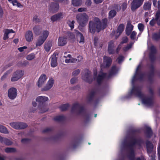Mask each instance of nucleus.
Instances as JSON below:
<instances>
[{"instance_id": "obj_19", "label": "nucleus", "mask_w": 160, "mask_h": 160, "mask_svg": "<svg viewBox=\"0 0 160 160\" xmlns=\"http://www.w3.org/2000/svg\"><path fill=\"white\" fill-rule=\"evenodd\" d=\"M82 78L84 80L89 82H90L92 81V80L91 79L90 72L88 71H87V73L83 74Z\"/></svg>"}, {"instance_id": "obj_2", "label": "nucleus", "mask_w": 160, "mask_h": 160, "mask_svg": "<svg viewBox=\"0 0 160 160\" xmlns=\"http://www.w3.org/2000/svg\"><path fill=\"white\" fill-rule=\"evenodd\" d=\"M129 93L130 95H134L138 97L142 100V103L146 106H149L152 103V101L151 99L145 97L142 93L140 87H133Z\"/></svg>"}, {"instance_id": "obj_4", "label": "nucleus", "mask_w": 160, "mask_h": 160, "mask_svg": "<svg viewBox=\"0 0 160 160\" xmlns=\"http://www.w3.org/2000/svg\"><path fill=\"white\" fill-rule=\"evenodd\" d=\"M77 22L79 25L82 27L85 26L88 22L89 17L85 13L78 14L76 16Z\"/></svg>"}, {"instance_id": "obj_3", "label": "nucleus", "mask_w": 160, "mask_h": 160, "mask_svg": "<svg viewBox=\"0 0 160 160\" xmlns=\"http://www.w3.org/2000/svg\"><path fill=\"white\" fill-rule=\"evenodd\" d=\"M48 100V98L45 96H39L36 98V101L39 104L38 109L40 113H43L48 110L47 106L45 103Z\"/></svg>"}, {"instance_id": "obj_45", "label": "nucleus", "mask_w": 160, "mask_h": 160, "mask_svg": "<svg viewBox=\"0 0 160 160\" xmlns=\"http://www.w3.org/2000/svg\"><path fill=\"white\" fill-rule=\"evenodd\" d=\"M124 57L122 56H119L117 58V61L118 63H121L124 60Z\"/></svg>"}, {"instance_id": "obj_51", "label": "nucleus", "mask_w": 160, "mask_h": 160, "mask_svg": "<svg viewBox=\"0 0 160 160\" xmlns=\"http://www.w3.org/2000/svg\"><path fill=\"white\" fill-rule=\"evenodd\" d=\"M86 10V9L85 8H79L78 9V11L79 12H82L83 11H85Z\"/></svg>"}, {"instance_id": "obj_56", "label": "nucleus", "mask_w": 160, "mask_h": 160, "mask_svg": "<svg viewBox=\"0 0 160 160\" xmlns=\"http://www.w3.org/2000/svg\"><path fill=\"white\" fill-rule=\"evenodd\" d=\"M62 117L60 116H58L57 117L55 118V120L57 121H60L62 119Z\"/></svg>"}, {"instance_id": "obj_14", "label": "nucleus", "mask_w": 160, "mask_h": 160, "mask_svg": "<svg viewBox=\"0 0 160 160\" xmlns=\"http://www.w3.org/2000/svg\"><path fill=\"white\" fill-rule=\"evenodd\" d=\"M54 83V79L52 78L49 79L45 86L41 89L42 91H46L49 90L53 86Z\"/></svg>"}, {"instance_id": "obj_64", "label": "nucleus", "mask_w": 160, "mask_h": 160, "mask_svg": "<svg viewBox=\"0 0 160 160\" xmlns=\"http://www.w3.org/2000/svg\"><path fill=\"white\" fill-rule=\"evenodd\" d=\"M18 49L21 52H22L23 51V49L22 47L18 48Z\"/></svg>"}, {"instance_id": "obj_34", "label": "nucleus", "mask_w": 160, "mask_h": 160, "mask_svg": "<svg viewBox=\"0 0 160 160\" xmlns=\"http://www.w3.org/2000/svg\"><path fill=\"white\" fill-rule=\"evenodd\" d=\"M116 13V12L115 11L113 10H111L109 12V18H113L115 16Z\"/></svg>"}, {"instance_id": "obj_36", "label": "nucleus", "mask_w": 160, "mask_h": 160, "mask_svg": "<svg viewBox=\"0 0 160 160\" xmlns=\"http://www.w3.org/2000/svg\"><path fill=\"white\" fill-rule=\"evenodd\" d=\"M75 21L73 20L69 21L68 22V24L71 29H72L74 28V23Z\"/></svg>"}, {"instance_id": "obj_48", "label": "nucleus", "mask_w": 160, "mask_h": 160, "mask_svg": "<svg viewBox=\"0 0 160 160\" xmlns=\"http://www.w3.org/2000/svg\"><path fill=\"white\" fill-rule=\"evenodd\" d=\"M80 72V71L79 69L76 70L72 72V75L74 76H76L78 75Z\"/></svg>"}, {"instance_id": "obj_33", "label": "nucleus", "mask_w": 160, "mask_h": 160, "mask_svg": "<svg viewBox=\"0 0 160 160\" xmlns=\"http://www.w3.org/2000/svg\"><path fill=\"white\" fill-rule=\"evenodd\" d=\"M51 44L49 42L46 43L44 46V48L47 51H48L50 49Z\"/></svg>"}, {"instance_id": "obj_30", "label": "nucleus", "mask_w": 160, "mask_h": 160, "mask_svg": "<svg viewBox=\"0 0 160 160\" xmlns=\"http://www.w3.org/2000/svg\"><path fill=\"white\" fill-rule=\"evenodd\" d=\"M151 2L150 1L145 3L143 8L145 9H149L151 7Z\"/></svg>"}, {"instance_id": "obj_52", "label": "nucleus", "mask_w": 160, "mask_h": 160, "mask_svg": "<svg viewBox=\"0 0 160 160\" xmlns=\"http://www.w3.org/2000/svg\"><path fill=\"white\" fill-rule=\"evenodd\" d=\"M150 49L152 52H154L156 51L155 48L153 46H151Z\"/></svg>"}, {"instance_id": "obj_31", "label": "nucleus", "mask_w": 160, "mask_h": 160, "mask_svg": "<svg viewBox=\"0 0 160 160\" xmlns=\"http://www.w3.org/2000/svg\"><path fill=\"white\" fill-rule=\"evenodd\" d=\"M72 3L74 6H77L81 4V2L79 0H72Z\"/></svg>"}, {"instance_id": "obj_21", "label": "nucleus", "mask_w": 160, "mask_h": 160, "mask_svg": "<svg viewBox=\"0 0 160 160\" xmlns=\"http://www.w3.org/2000/svg\"><path fill=\"white\" fill-rule=\"evenodd\" d=\"M8 0L10 3H12L13 6H16L19 8H22L23 7V5L17 0Z\"/></svg>"}, {"instance_id": "obj_15", "label": "nucleus", "mask_w": 160, "mask_h": 160, "mask_svg": "<svg viewBox=\"0 0 160 160\" xmlns=\"http://www.w3.org/2000/svg\"><path fill=\"white\" fill-rule=\"evenodd\" d=\"M158 25H160V11L159 10L155 15V18H153L150 22V24L151 26H153L156 22Z\"/></svg>"}, {"instance_id": "obj_25", "label": "nucleus", "mask_w": 160, "mask_h": 160, "mask_svg": "<svg viewBox=\"0 0 160 160\" xmlns=\"http://www.w3.org/2000/svg\"><path fill=\"white\" fill-rule=\"evenodd\" d=\"M118 70L119 69L117 68L115 66H113L112 68L111 71L108 78H109L112 75L116 74Z\"/></svg>"}, {"instance_id": "obj_40", "label": "nucleus", "mask_w": 160, "mask_h": 160, "mask_svg": "<svg viewBox=\"0 0 160 160\" xmlns=\"http://www.w3.org/2000/svg\"><path fill=\"white\" fill-rule=\"evenodd\" d=\"M69 107L68 104H65L61 106L60 107V109L61 110L64 111L67 109Z\"/></svg>"}, {"instance_id": "obj_5", "label": "nucleus", "mask_w": 160, "mask_h": 160, "mask_svg": "<svg viewBox=\"0 0 160 160\" xmlns=\"http://www.w3.org/2000/svg\"><path fill=\"white\" fill-rule=\"evenodd\" d=\"M24 74V71L21 70H18L14 72L11 78L12 82H16L21 78Z\"/></svg>"}, {"instance_id": "obj_29", "label": "nucleus", "mask_w": 160, "mask_h": 160, "mask_svg": "<svg viewBox=\"0 0 160 160\" xmlns=\"http://www.w3.org/2000/svg\"><path fill=\"white\" fill-rule=\"evenodd\" d=\"M35 58V55L34 53H31L26 57V59L29 61H31Z\"/></svg>"}, {"instance_id": "obj_49", "label": "nucleus", "mask_w": 160, "mask_h": 160, "mask_svg": "<svg viewBox=\"0 0 160 160\" xmlns=\"http://www.w3.org/2000/svg\"><path fill=\"white\" fill-rule=\"evenodd\" d=\"M127 4L126 3L124 2L122 5V8L123 10H124L127 8Z\"/></svg>"}, {"instance_id": "obj_11", "label": "nucleus", "mask_w": 160, "mask_h": 160, "mask_svg": "<svg viewBox=\"0 0 160 160\" xmlns=\"http://www.w3.org/2000/svg\"><path fill=\"white\" fill-rule=\"evenodd\" d=\"M144 0H133L131 3V10L134 11L139 7L142 4Z\"/></svg>"}, {"instance_id": "obj_6", "label": "nucleus", "mask_w": 160, "mask_h": 160, "mask_svg": "<svg viewBox=\"0 0 160 160\" xmlns=\"http://www.w3.org/2000/svg\"><path fill=\"white\" fill-rule=\"evenodd\" d=\"M3 38L4 40L12 39L15 35V32L12 29H5L4 30Z\"/></svg>"}, {"instance_id": "obj_20", "label": "nucleus", "mask_w": 160, "mask_h": 160, "mask_svg": "<svg viewBox=\"0 0 160 160\" xmlns=\"http://www.w3.org/2000/svg\"><path fill=\"white\" fill-rule=\"evenodd\" d=\"M147 152L149 155L150 156L152 154V155L153 154L154 156V152L152 151L153 145L150 142H147Z\"/></svg>"}, {"instance_id": "obj_57", "label": "nucleus", "mask_w": 160, "mask_h": 160, "mask_svg": "<svg viewBox=\"0 0 160 160\" xmlns=\"http://www.w3.org/2000/svg\"><path fill=\"white\" fill-rule=\"evenodd\" d=\"M158 158L159 160H160V144H159L158 149Z\"/></svg>"}, {"instance_id": "obj_27", "label": "nucleus", "mask_w": 160, "mask_h": 160, "mask_svg": "<svg viewBox=\"0 0 160 160\" xmlns=\"http://www.w3.org/2000/svg\"><path fill=\"white\" fill-rule=\"evenodd\" d=\"M3 139L1 141L2 142H3L8 145H10L12 143V142L9 140L3 138Z\"/></svg>"}, {"instance_id": "obj_39", "label": "nucleus", "mask_w": 160, "mask_h": 160, "mask_svg": "<svg viewBox=\"0 0 160 160\" xmlns=\"http://www.w3.org/2000/svg\"><path fill=\"white\" fill-rule=\"evenodd\" d=\"M67 43L66 41H58V44L59 46H63L65 45Z\"/></svg>"}, {"instance_id": "obj_35", "label": "nucleus", "mask_w": 160, "mask_h": 160, "mask_svg": "<svg viewBox=\"0 0 160 160\" xmlns=\"http://www.w3.org/2000/svg\"><path fill=\"white\" fill-rule=\"evenodd\" d=\"M114 47L112 45L109 44L108 45V51L110 54H112L113 52Z\"/></svg>"}, {"instance_id": "obj_18", "label": "nucleus", "mask_w": 160, "mask_h": 160, "mask_svg": "<svg viewBox=\"0 0 160 160\" xmlns=\"http://www.w3.org/2000/svg\"><path fill=\"white\" fill-rule=\"evenodd\" d=\"M67 53H64V57L66 58L65 60V62L66 63H68L70 62H76L77 61V59L75 58H72L71 55L70 54H68L67 56H65V54H66Z\"/></svg>"}, {"instance_id": "obj_55", "label": "nucleus", "mask_w": 160, "mask_h": 160, "mask_svg": "<svg viewBox=\"0 0 160 160\" xmlns=\"http://www.w3.org/2000/svg\"><path fill=\"white\" fill-rule=\"evenodd\" d=\"M91 4V2L90 0H87L86 2V4L87 6H89Z\"/></svg>"}, {"instance_id": "obj_32", "label": "nucleus", "mask_w": 160, "mask_h": 160, "mask_svg": "<svg viewBox=\"0 0 160 160\" xmlns=\"http://www.w3.org/2000/svg\"><path fill=\"white\" fill-rule=\"evenodd\" d=\"M144 25L142 23H139L138 25V28L141 32L138 35V36H140L141 34V33L143 31L144 29Z\"/></svg>"}, {"instance_id": "obj_16", "label": "nucleus", "mask_w": 160, "mask_h": 160, "mask_svg": "<svg viewBox=\"0 0 160 160\" xmlns=\"http://www.w3.org/2000/svg\"><path fill=\"white\" fill-rule=\"evenodd\" d=\"M103 59V64L101 65V68H102L109 66L112 62V59L109 57L105 56L104 57Z\"/></svg>"}, {"instance_id": "obj_17", "label": "nucleus", "mask_w": 160, "mask_h": 160, "mask_svg": "<svg viewBox=\"0 0 160 160\" xmlns=\"http://www.w3.org/2000/svg\"><path fill=\"white\" fill-rule=\"evenodd\" d=\"M51 62L50 64L52 67H56L58 64L57 58L56 54H53L50 58Z\"/></svg>"}, {"instance_id": "obj_10", "label": "nucleus", "mask_w": 160, "mask_h": 160, "mask_svg": "<svg viewBox=\"0 0 160 160\" xmlns=\"http://www.w3.org/2000/svg\"><path fill=\"white\" fill-rule=\"evenodd\" d=\"M106 77V74H104L102 71H101L98 76H97V70L94 71V79L96 80L98 83H100L102 80Z\"/></svg>"}, {"instance_id": "obj_28", "label": "nucleus", "mask_w": 160, "mask_h": 160, "mask_svg": "<svg viewBox=\"0 0 160 160\" xmlns=\"http://www.w3.org/2000/svg\"><path fill=\"white\" fill-rule=\"evenodd\" d=\"M0 132L4 133H9L7 128L2 125H1L0 126Z\"/></svg>"}, {"instance_id": "obj_41", "label": "nucleus", "mask_w": 160, "mask_h": 160, "mask_svg": "<svg viewBox=\"0 0 160 160\" xmlns=\"http://www.w3.org/2000/svg\"><path fill=\"white\" fill-rule=\"evenodd\" d=\"M152 37L154 38L158 39L160 38V30L158 33H154L153 34Z\"/></svg>"}, {"instance_id": "obj_1", "label": "nucleus", "mask_w": 160, "mask_h": 160, "mask_svg": "<svg viewBox=\"0 0 160 160\" xmlns=\"http://www.w3.org/2000/svg\"><path fill=\"white\" fill-rule=\"evenodd\" d=\"M107 20L104 19L101 22L98 18H95L93 21H90L89 22V31L92 33L95 32L96 28L97 32H99L101 30L104 29L107 25Z\"/></svg>"}, {"instance_id": "obj_63", "label": "nucleus", "mask_w": 160, "mask_h": 160, "mask_svg": "<svg viewBox=\"0 0 160 160\" xmlns=\"http://www.w3.org/2000/svg\"><path fill=\"white\" fill-rule=\"evenodd\" d=\"M153 3L154 6H155L157 4V1L156 0H153Z\"/></svg>"}, {"instance_id": "obj_54", "label": "nucleus", "mask_w": 160, "mask_h": 160, "mask_svg": "<svg viewBox=\"0 0 160 160\" xmlns=\"http://www.w3.org/2000/svg\"><path fill=\"white\" fill-rule=\"evenodd\" d=\"M76 81V79L75 78H72L70 80V82L71 84L74 83Z\"/></svg>"}, {"instance_id": "obj_46", "label": "nucleus", "mask_w": 160, "mask_h": 160, "mask_svg": "<svg viewBox=\"0 0 160 160\" xmlns=\"http://www.w3.org/2000/svg\"><path fill=\"white\" fill-rule=\"evenodd\" d=\"M53 9L55 10H57L59 8V6L58 4L57 3L54 4L52 6Z\"/></svg>"}, {"instance_id": "obj_44", "label": "nucleus", "mask_w": 160, "mask_h": 160, "mask_svg": "<svg viewBox=\"0 0 160 160\" xmlns=\"http://www.w3.org/2000/svg\"><path fill=\"white\" fill-rule=\"evenodd\" d=\"M12 72V70H9L2 77V80L6 78L8 74Z\"/></svg>"}, {"instance_id": "obj_53", "label": "nucleus", "mask_w": 160, "mask_h": 160, "mask_svg": "<svg viewBox=\"0 0 160 160\" xmlns=\"http://www.w3.org/2000/svg\"><path fill=\"white\" fill-rule=\"evenodd\" d=\"M44 42V41H39V42L36 43L37 46H39L42 45Z\"/></svg>"}, {"instance_id": "obj_12", "label": "nucleus", "mask_w": 160, "mask_h": 160, "mask_svg": "<svg viewBox=\"0 0 160 160\" xmlns=\"http://www.w3.org/2000/svg\"><path fill=\"white\" fill-rule=\"evenodd\" d=\"M17 95V90L14 88H12L8 90V96L11 99H15Z\"/></svg>"}, {"instance_id": "obj_50", "label": "nucleus", "mask_w": 160, "mask_h": 160, "mask_svg": "<svg viewBox=\"0 0 160 160\" xmlns=\"http://www.w3.org/2000/svg\"><path fill=\"white\" fill-rule=\"evenodd\" d=\"M75 59L77 60V61L76 62H77L81 61L83 59V58L81 56H78L77 57V58Z\"/></svg>"}, {"instance_id": "obj_7", "label": "nucleus", "mask_w": 160, "mask_h": 160, "mask_svg": "<svg viewBox=\"0 0 160 160\" xmlns=\"http://www.w3.org/2000/svg\"><path fill=\"white\" fill-rule=\"evenodd\" d=\"M124 25L121 24L118 26L116 32L113 31L111 36L113 39H117L124 29Z\"/></svg>"}, {"instance_id": "obj_62", "label": "nucleus", "mask_w": 160, "mask_h": 160, "mask_svg": "<svg viewBox=\"0 0 160 160\" xmlns=\"http://www.w3.org/2000/svg\"><path fill=\"white\" fill-rule=\"evenodd\" d=\"M136 160H145L144 159V158L142 157L141 158H137V159Z\"/></svg>"}, {"instance_id": "obj_58", "label": "nucleus", "mask_w": 160, "mask_h": 160, "mask_svg": "<svg viewBox=\"0 0 160 160\" xmlns=\"http://www.w3.org/2000/svg\"><path fill=\"white\" fill-rule=\"evenodd\" d=\"M131 45H129L127 47H126L124 49V50L125 51H126L128 49H129V48H130L131 47Z\"/></svg>"}, {"instance_id": "obj_24", "label": "nucleus", "mask_w": 160, "mask_h": 160, "mask_svg": "<svg viewBox=\"0 0 160 160\" xmlns=\"http://www.w3.org/2000/svg\"><path fill=\"white\" fill-rule=\"evenodd\" d=\"M26 38L27 40H31L33 39V34L32 31H28L25 34Z\"/></svg>"}, {"instance_id": "obj_9", "label": "nucleus", "mask_w": 160, "mask_h": 160, "mask_svg": "<svg viewBox=\"0 0 160 160\" xmlns=\"http://www.w3.org/2000/svg\"><path fill=\"white\" fill-rule=\"evenodd\" d=\"M10 125L13 128L16 129H23L26 128L27 125L23 122H13L10 123Z\"/></svg>"}, {"instance_id": "obj_8", "label": "nucleus", "mask_w": 160, "mask_h": 160, "mask_svg": "<svg viewBox=\"0 0 160 160\" xmlns=\"http://www.w3.org/2000/svg\"><path fill=\"white\" fill-rule=\"evenodd\" d=\"M68 36L70 39H77L84 40V38L82 34L78 31H76L75 33L69 32Z\"/></svg>"}, {"instance_id": "obj_60", "label": "nucleus", "mask_w": 160, "mask_h": 160, "mask_svg": "<svg viewBox=\"0 0 160 160\" xmlns=\"http://www.w3.org/2000/svg\"><path fill=\"white\" fill-rule=\"evenodd\" d=\"M3 13V11L1 7L0 6V15H2Z\"/></svg>"}, {"instance_id": "obj_61", "label": "nucleus", "mask_w": 160, "mask_h": 160, "mask_svg": "<svg viewBox=\"0 0 160 160\" xmlns=\"http://www.w3.org/2000/svg\"><path fill=\"white\" fill-rule=\"evenodd\" d=\"M32 106L33 107H36V106L37 105V104L34 101V102H32Z\"/></svg>"}, {"instance_id": "obj_26", "label": "nucleus", "mask_w": 160, "mask_h": 160, "mask_svg": "<svg viewBox=\"0 0 160 160\" xmlns=\"http://www.w3.org/2000/svg\"><path fill=\"white\" fill-rule=\"evenodd\" d=\"M48 31H44L41 36V40H45L48 37Z\"/></svg>"}, {"instance_id": "obj_23", "label": "nucleus", "mask_w": 160, "mask_h": 160, "mask_svg": "<svg viewBox=\"0 0 160 160\" xmlns=\"http://www.w3.org/2000/svg\"><path fill=\"white\" fill-rule=\"evenodd\" d=\"M133 26L130 23H128L126 29V34L129 35L133 29Z\"/></svg>"}, {"instance_id": "obj_13", "label": "nucleus", "mask_w": 160, "mask_h": 160, "mask_svg": "<svg viewBox=\"0 0 160 160\" xmlns=\"http://www.w3.org/2000/svg\"><path fill=\"white\" fill-rule=\"evenodd\" d=\"M47 78L45 74H42L39 77L37 83L38 86L39 88L42 87L45 83Z\"/></svg>"}, {"instance_id": "obj_43", "label": "nucleus", "mask_w": 160, "mask_h": 160, "mask_svg": "<svg viewBox=\"0 0 160 160\" xmlns=\"http://www.w3.org/2000/svg\"><path fill=\"white\" fill-rule=\"evenodd\" d=\"M137 35V33L135 31H133L131 34V38L132 39H136V37Z\"/></svg>"}, {"instance_id": "obj_38", "label": "nucleus", "mask_w": 160, "mask_h": 160, "mask_svg": "<svg viewBox=\"0 0 160 160\" xmlns=\"http://www.w3.org/2000/svg\"><path fill=\"white\" fill-rule=\"evenodd\" d=\"M15 151V149L12 148H7L5 149V151L6 152L9 153L14 152Z\"/></svg>"}, {"instance_id": "obj_22", "label": "nucleus", "mask_w": 160, "mask_h": 160, "mask_svg": "<svg viewBox=\"0 0 160 160\" xmlns=\"http://www.w3.org/2000/svg\"><path fill=\"white\" fill-rule=\"evenodd\" d=\"M62 13H60L52 16L51 18L52 21L54 22L58 20L61 19L62 18Z\"/></svg>"}, {"instance_id": "obj_42", "label": "nucleus", "mask_w": 160, "mask_h": 160, "mask_svg": "<svg viewBox=\"0 0 160 160\" xmlns=\"http://www.w3.org/2000/svg\"><path fill=\"white\" fill-rule=\"evenodd\" d=\"M140 65H139L138 66V67L137 68V69L136 70V72L135 74V75L133 77V78H132V82H134V81L136 79V77L137 76V72H138V71L139 69V68H140Z\"/></svg>"}, {"instance_id": "obj_59", "label": "nucleus", "mask_w": 160, "mask_h": 160, "mask_svg": "<svg viewBox=\"0 0 160 160\" xmlns=\"http://www.w3.org/2000/svg\"><path fill=\"white\" fill-rule=\"evenodd\" d=\"M94 0V2L96 3H101L102 1V0Z\"/></svg>"}, {"instance_id": "obj_37", "label": "nucleus", "mask_w": 160, "mask_h": 160, "mask_svg": "<svg viewBox=\"0 0 160 160\" xmlns=\"http://www.w3.org/2000/svg\"><path fill=\"white\" fill-rule=\"evenodd\" d=\"M40 30L39 27L37 26H35L33 28V31L36 34H38L39 33Z\"/></svg>"}, {"instance_id": "obj_47", "label": "nucleus", "mask_w": 160, "mask_h": 160, "mask_svg": "<svg viewBox=\"0 0 160 160\" xmlns=\"http://www.w3.org/2000/svg\"><path fill=\"white\" fill-rule=\"evenodd\" d=\"M130 158H133L134 156V153L133 149H131L130 150Z\"/></svg>"}]
</instances>
